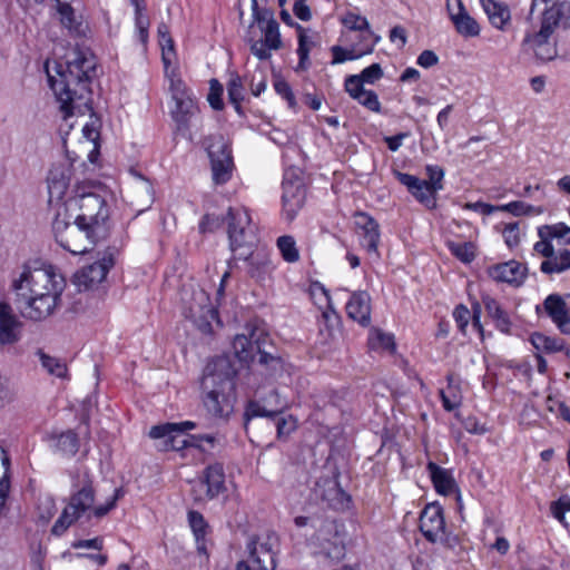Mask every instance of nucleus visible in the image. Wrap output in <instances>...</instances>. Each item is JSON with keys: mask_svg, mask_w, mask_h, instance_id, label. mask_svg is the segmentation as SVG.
<instances>
[{"mask_svg": "<svg viewBox=\"0 0 570 570\" xmlns=\"http://www.w3.org/2000/svg\"><path fill=\"white\" fill-rule=\"evenodd\" d=\"M420 530L424 538L432 543L443 540L445 521L441 505L431 503L424 508L420 515Z\"/></svg>", "mask_w": 570, "mask_h": 570, "instance_id": "dca6fc26", "label": "nucleus"}, {"mask_svg": "<svg viewBox=\"0 0 570 570\" xmlns=\"http://www.w3.org/2000/svg\"><path fill=\"white\" fill-rule=\"evenodd\" d=\"M450 250L463 263H470L475 257L474 245L472 243H451Z\"/></svg>", "mask_w": 570, "mask_h": 570, "instance_id": "5fc2aeb1", "label": "nucleus"}, {"mask_svg": "<svg viewBox=\"0 0 570 570\" xmlns=\"http://www.w3.org/2000/svg\"><path fill=\"white\" fill-rule=\"evenodd\" d=\"M164 66H171L175 58L174 40L170 36L159 39Z\"/></svg>", "mask_w": 570, "mask_h": 570, "instance_id": "0e129e2a", "label": "nucleus"}, {"mask_svg": "<svg viewBox=\"0 0 570 570\" xmlns=\"http://www.w3.org/2000/svg\"><path fill=\"white\" fill-rule=\"evenodd\" d=\"M181 307L184 316L190 320L202 332L210 331V324L217 317V311L204 288L195 285L184 286L181 289Z\"/></svg>", "mask_w": 570, "mask_h": 570, "instance_id": "6e6552de", "label": "nucleus"}, {"mask_svg": "<svg viewBox=\"0 0 570 570\" xmlns=\"http://www.w3.org/2000/svg\"><path fill=\"white\" fill-rule=\"evenodd\" d=\"M502 235L509 247L517 246L520 240L518 223L507 224L502 230Z\"/></svg>", "mask_w": 570, "mask_h": 570, "instance_id": "774afa93", "label": "nucleus"}, {"mask_svg": "<svg viewBox=\"0 0 570 570\" xmlns=\"http://www.w3.org/2000/svg\"><path fill=\"white\" fill-rule=\"evenodd\" d=\"M22 322L7 302H0V345H13L21 337Z\"/></svg>", "mask_w": 570, "mask_h": 570, "instance_id": "a211bd4d", "label": "nucleus"}, {"mask_svg": "<svg viewBox=\"0 0 570 570\" xmlns=\"http://www.w3.org/2000/svg\"><path fill=\"white\" fill-rule=\"evenodd\" d=\"M277 543V535L271 532L249 537L246 549L250 562L255 566V570L275 569V549Z\"/></svg>", "mask_w": 570, "mask_h": 570, "instance_id": "ddd939ff", "label": "nucleus"}, {"mask_svg": "<svg viewBox=\"0 0 570 570\" xmlns=\"http://www.w3.org/2000/svg\"><path fill=\"white\" fill-rule=\"evenodd\" d=\"M165 67V75L169 80V90L171 92L173 99H180L183 97L190 96L184 81L179 77L176 68H170V66Z\"/></svg>", "mask_w": 570, "mask_h": 570, "instance_id": "37998d69", "label": "nucleus"}, {"mask_svg": "<svg viewBox=\"0 0 570 570\" xmlns=\"http://www.w3.org/2000/svg\"><path fill=\"white\" fill-rule=\"evenodd\" d=\"M381 40L380 37H375L373 41L370 43L363 45L361 49L353 47L351 49H345L340 46H335L332 48L333 52V63H342L346 60H355L365 55H370L374 51L376 43Z\"/></svg>", "mask_w": 570, "mask_h": 570, "instance_id": "72a5a7b5", "label": "nucleus"}, {"mask_svg": "<svg viewBox=\"0 0 570 570\" xmlns=\"http://www.w3.org/2000/svg\"><path fill=\"white\" fill-rule=\"evenodd\" d=\"M132 202L139 206L148 207L154 200V188L149 179L137 175L131 187Z\"/></svg>", "mask_w": 570, "mask_h": 570, "instance_id": "f704fd0d", "label": "nucleus"}, {"mask_svg": "<svg viewBox=\"0 0 570 570\" xmlns=\"http://www.w3.org/2000/svg\"><path fill=\"white\" fill-rule=\"evenodd\" d=\"M61 24L71 32H79L81 23L77 21L70 3L56 6Z\"/></svg>", "mask_w": 570, "mask_h": 570, "instance_id": "49530a36", "label": "nucleus"}, {"mask_svg": "<svg viewBox=\"0 0 570 570\" xmlns=\"http://www.w3.org/2000/svg\"><path fill=\"white\" fill-rule=\"evenodd\" d=\"M530 342L537 351H544L548 353L561 351L562 346L556 338L546 336L541 333H533L530 336Z\"/></svg>", "mask_w": 570, "mask_h": 570, "instance_id": "09e8293b", "label": "nucleus"}, {"mask_svg": "<svg viewBox=\"0 0 570 570\" xmlns=\"http://www.w3.org/2000/svg\"><path fill=\"white\" fill-rule=\"evenodd\" d=\"M433 485L438 493L449 495L456 490V483L451 472L438 464L430 462L428 464Z\"/></svg>", "mask_w": 570, "mask_h": 570, "instance_id": "c756f323", "label": "nucleus"}, {"mask_svg": "<svg viewBox=\"0 0 570 570\" xmlns=\"http://www.w3.org/2000/svg\"><path fill=\"white\" fill-rule=\"evenodd\" d=\"M225 489V474L220 464L209 465L205 470V478L195 482L193 495L195 501L214 499Z\"/></svg>", "mask_w": 570, "mask_h": 570, "instance_id": "2eb2a0df", "label": "nucleus"}, {"mask_svg": "<svg viewBox=\"0 0 570 570\" xmlns=\"http://www.w3.org/2000/svg\"><path fill=\"white\" fill-rule=\"evenodd\" d=\"M135 7V24L138 32V37L141 43H147L148 40V28H149V18L144 13L145 3L144 0H130Z\"/></svg>", "mask_w": 570, "mask_h": 570, "instance_id": "ea45409f", "label": "nucleus"}, {"mask_svg": "<svg viewBox=\"0 0 570 570\" xmlns=\"http://www.w3.org/2000/svg\"><path fill=\"white\" fill-rule=\"evenodd\" d=\"M263 331L258 328H250L249 334H238L233 342V348L236 357L240 362H249L254 358V351L256 350L255 341L261 336Z\"/></svg>", "mask_w": 570, "mask_h": 570, "instance_id": "a878e982", "label": "nucleus"}, {"mask_svg": "<svg viewBox=\"0 0 570 570\" xmlns=\"http://www.w3.org/2000/svg\"><path fill=\"white\" fill-rule=\"evenodd\" d=\"M205 148L210 159L214 183L225 184L230 179L234 168L228 142L222 135H210L205 139Z\"/></svg>", "mask_w": 570, "mask_h": 570, "instance_id": "9d476101", "label": "nucleus"}, {"mask_svg": "<svg viewBox=\"0 0 570 570\" xmlns=\"http://www.w3.org/2000/svg\"><path fill=\"white\" fill-rule=\"evenodd\" d=\"M448 389L440 392L443 407L446 411H453L460 405V396L456 393V387L453 385V375H448Z\"/></svg>", "mask_w": 570, "mask_h": 570, "instance_id": "3c124183", "label": "nucleus"}, {"mask_svg": "<svg viewBox=\"0 0 570 570\" xmlns=\"http://www.w3.org/2000/svg\"><path fill=\"white\" fill-rule=\"evenodd\" d=\"M50 449L62 456H73L79 450L78 434L72 430L52 432L47 435Z\"/></svg>", "mask_w": 570, "mask_h": 570, "instance_id": "b1692460", "label": "nucleus"}, {"mask_svg": "<svg viewBox=\"0 0 570 570\" xmlns=\"http://www.w3.org/2000/svg\"><path fill=\"white\" fill-rule=\"evenodd\" d=\"M320 541L321 551L325 558L332 561H340L345 556V547L338 534L333 535L332 539L322 538L321 533L317 535Z\"/></svg>", "mask_w": 570, "mask_h": 570, "instance_id": "c9c22d12", "label": "nucleus"}, {"mask_svg": "<svg viewBox=\"0 0 570 570\" xmlns=\"http://www.w3.org/2000/svg\"><path fill=\"white\" fill-rule=\"evenodd\" d=\"M544 309L560 330L570 318L566 301L558 294H551L544 299Z\"/></svg>", "mask_w": 570, "mask_h": 570, "instance_id": "2f4dec72", "label": "nucleus"}, {"mask_svg": "<svg viewBox=\"0 0 570 570\" xmlns=\"http://www.w3.org/2000/svg\"><path fill=\"white\" fill-rule=\"evenodd\" d=\"M59 208L68 213L69 218L91 227L96 235L109 236V208L105 198L95 193L91 187L77 185L73 195Z\"/></svg>", "mask_w": 570, "mask_h": 570, "instance_id": "39448f33", "label": "nucleus"}, {"mask_svg": "<svg viewBox=\"0 0 570 570\" xmlns=\"http://www.w3.org/2000/svg\"><path fill=\"white\" fill-rule=\"evenodd\" d=\"M298 31V48L297 55L299 57L298 68L306 69L308 67V56L312 48L315 46V40L307 31L302 27H297Z\"/></svg>", "mask_w": 570, "mask_h": 570, "instance_id": "4c0bfd02", "label": "nucleus"}, {"mask_svg": "<svg viewBox=\"0 0 570 570\" xmlns=\"http://www.w3.org/2000/svg\"><path fill=\"white\" fill-rule=\"evenodd\" d=\"M249 2L253 21L245 40L249 45L253 56L258 60H268L272 57V51L279 50L283 46L279 24L271 10L258 8L257 0H249Z\"/></svg>", "mask_w": 570, "mask_h": 570, "instance_id": "423d86ee", "label": "nucleus"}, {"mask_svg": "<svg viewBox=\"0 0 570 570\" xmlns=\"http://www.w3.org/2000/svg\"><path fill=\"white\" fill-rule=\"evenodd\" d=\"M114 265V253L108 250L99 261L77 271L72 277V283L79 292L94 289L105 281Z\"/></svg>", "mask_w": 570, "mask_h": 570, "instance_id": "4468645a", "label": "nucleus"}, {"mask_svg": "<svg viewBox=\"0 0 570 570\" xmlns=\"http://www.w3.org/2000/svg\"><path fill=\"white\" fill-rule=\"evenodd\" d=\"M276 245L285 262L293 264L299 261V250L293 236L283 235L278 237Z\"/></svg>", "mask_w": 570, "mask_h": 570, "instance_id": "58836bf2", "label": "nucleus"}, {"mask_svg": "<svg viewBox=\"0 0 570 570\" xmlns=\"http://www.w3.org/2000/svg\"><path fill=\"white\" fill-rule=\"evenodd\" d=\"M338 493H341V490L337 488V483L333 480L324 481V483L320 484L316 489V494L334 508H337Z\"/></svg>", "mask_w": 570, "mask_h": 570, "instance_id": "8fccbe9b", "label": "nucleus"}, {"mask_svg": "<svg viewBox=\"0 0 570 570\" xmlns=\"http://www.w3.org/2000/svg\"><path fill=\"white\" fill-rule=\"evenodd\" d=\"M568 233H570V227H568L563 223H559L556 225H543L538 228L539 237L550 238L551 240L553 238H562Z\"/></svg>", "mask_w": 570, "mask_h": 570, "instance_id": "13d9d810", "label": "nucleus"}, {"mask_svg": "<svg viewBox=\"0 0 570 570\" xmlns=\"http://www.w3.org/2000/svg\"><path fill=\"white\" fill-rule=\"evenodd\" d=\"M188 522L190 525V529L193 531L196 548L199 554L205 556L208 558V549H207V542H208V534H209V525L205 521L202 513L197 511H189L188 512Z\"/></svg>", "mask_w": 570, "mask_h": 570, "instance_id": "c85d7f7f", "label": "nucleus"}, {"mask_svg": "<svg viewBox=\"0 0 570 570\" xmlns=\"http://www.w3.org/2000/svg\"><path fill=\"white\" fill-rule=\"evenodd\" d=\"M368 345L373 350L382 348L385 351H393L395 347L394 338L392 335L383 333L380 330H372L368 337Z\"/></svg>", "mask_w": 570, "mask_h": 570, "instance_id": "de8ad7c7", "label": "nucleus"}, {"mask_svg": "<svg viewBox=\"0 0 570 570\" xmlns=\"http://www.w3.org/2000/svg\"><path fill=\"white\" fill-rule=\"evenodd\" d=\"M281 410H267L263 405H261L258 402H250L246 409L245 415L250 417H258V416H266L272 417L276 416Z\"/></svg>", "mask_w": 570, "mask_h": 570, "instance_id": "69168bd1", "label": "nucleus"}, {"mask_svg": "<svg viewBox=\"0 0 570 570\" xmlns=\"http://www.w3.org/2000/svg\"><path fill=\"white\" fill-rule=\"evenodd\" d=\"M48 81L60 104L63 118L73 115H82L91 111V90L89 83L96 72L95 58L83 52L75 51L73 58L66 62V69L61 63L55 62L57 73L52 76L49 71V61L46 63Z\"/></svg>", "mask_w": 570, "mask_h": 570, "instance_id": "f03ea898", "label": "nucleus"}, {"mask_svg": "<svg viewBox=\"0 0 570 570\" xmlns=\"http://www.w3.org/2000/svg\"><path fill=\"white\" fill-rule=\"evenodd\" d=\"M195 428L196 424L193 421L164 423L153 426L149 431V436L154 440H161V444L159 445L161 450L179 451L194 445L190 439L191 435L185 432Z\"/></svg>", "mask_w": 570, "mask_h": 570, "instance_id": "9b49d317", "label": "nucleus"}, {"mask_svg": "<svg viewBox=\"0 0 570 570\" xmlns=\"http://www.w3.org/2000/svg\"><path fill=\"white\" fill-rule=\"evenodd\" d=\"M540 269L544 274H559L570 269V250L563 249L559 254H554L550 259L543 261Z\"/></svg>", "mask_w": 570, "mask_h": 570, "instance_id": "e433bc0d", "label": "nucleus"}, {"mask_svg": "<svg viewBox=\"0 0 570 570\" xmlns=\"http://www.w3.org/2000/svg\"><path fill=\"white\" fill-rule=\"evenodd\" d=\"M227 233L230 249L238 253L237 258L246 259L255 243L254 229L250 226V216L243 207H229L227 215Z\"/></svg>", "mask_w": 570, "mask_h": 570, "instance_id": "1a4fd4ad", "label": "nucleus"}, {"mask_svg": "<svg viewBox=\"0 0 570 570\" xmlns=\"http://www.w3.org/2000/svg\"><path fill=\"white\" fill-rule=\"evenodd\" d=\"M346 313L350 318L362 326L371 323V297L365 291L354 292L346 303Z\"/></svg>", "mask_w": 570, "mask_h": 570, "instance_id": "4be33fe9", "label": "nucleus"}, {"mask_svg": "<svg viewBox=\"0 0 570 570\" xmlns=\"http://www.w3.org/2000/svg\"><path fill=\"white\" fill-rule=\"evenodd\" d=\"M227 92L229 102L235 107V110L242 112V101L244 100V87L242 79L238 75H232L227 83Z\"/></svg>", "mask_w": 570, "mask_h": 570, "instance_id": "79ce46f5", "label": "nucleus"}, {"mask_svg": "<svg viewBox=\"0 0 570 570\" xmlns=\"http://www.w3.org/2000/svg\"><path fill=\"white\" fill-rule=\"evenodd\" d=\"M425 173L428 176L426 183L438 194L443 189L444 169L438 165H426Z\"/></svg>", "mask_w": 570, "mask_h": 570, "instance_id": "4d7b16f0", "label": "nucleus"}, {"mask_svg": "<svg viewBox=\"0 0 570 570\" xmlns=\"http://www.w3.org/2000/svg\"><path fill=\"white\" fill-rule=\"evenodd\" d=\"M175 108L171 110V117L178 131L185 134L188 130L191 117L197 112V106L190 96L180 99H174Z\"/></svg>", "mask_w": 570, "mask_h": 570, "instance_id": "bb28decb", "label": "nucleus"}, {"mask_svg": "<svg viewBox=\"0 0 570 570\" xmlns=\"http://www.w3.org/2000/svg\"><path fill=\"white\" fill-rule=\"evenodd\" d=\"M453 318L460 330L461 333L465 334L466 327L471 320V312L464 305H458L453 311Z\"/></svg>", "mask_w": 570, "mask_h": 570, "instance_id": "680f3d73", "label": "nucleus"}, {"mask_svg": "<svg viewBox=\"0 0 570 570\" xmlns=\"http://www.w3.org/2000/svg\"><path fill=\"white\" fill-rule=\"evenodd\" d=\"M67 190V181L61 175L57 177L53 173L48 177V191H49V200L53 199L59 200Z\"/></svg>", "mask_w": 570, "mask_h": 570, "instance_id": "6e6d98bb", "label": "nucleus"}, {"mask_svg": "<svg viewBox=\"0 0 570 570\" xmlns=\"http://www.w3.org/2000/svg\"><path fill=\"white\" fill-rule=\"evenodd\" d=\"M39 360L41 362L42 367L50 374L57 377H65L67 374V366L59 358L50 356L42 351L38 352Z\"/></svg>", "mask_w": 570, "mask_h": 570, "instance_id": "c03bdc74", "label": "nucleus"}, {"mask_svg": "<svg viewBox=\"0 0 570 570\" xmlns=\"http://www.w3.org/2000/svg\"><path fill=\"white\" fill-rule=\"evenodd\" d=\"M395 176L420 204L424 205L429 209L436 207L438 194L432 190L425 179L401 171H395Z\"/></svg>", "mask_w": 570, "mask_h": 570, "instance_id": "f3484780", "label": "nucleus"}, {"mask_svg": "<svg viewBox=\"0 0 570 570\" xmlns=\"http://www.w3.org/2000/svg\"><path fill=\"white\" fill-rule=\"evenodd\" d=\"M57 512L56 502L51 497H45L38 503V518L42 522H49Z\"/></svg>", "mask_w": 570, "mask_h": 570, "instance_id": "bf43d9fd", "label": "nucleus"}, {"mask_svg": "<svg viewBox=\"0 0 570 570\" xmlns=\"http://www.w3.org/2000/svg\"><path fill=\"white\" fill-rule=\"evenodd\" d=\"M223 86L217 79H212L209 81V94L207 100L213 109L220 110L223 109Z\"/></svg>", "mask_w": 570, "mask_h": 570, "instance_id": "052dcab7", "label": "nucleus"}, {"mask_svg": "<svg viewBox=\"0 0 570 570\" xmlns=\"http://www.w3.org/2000/svg\"><path fill=\"white\" fill-rule=\"evenodd\" d=\"M570 26V2L560 1L552 3L544 10L541 19L540 30L553 33L556 28Z\"/></svg>", "mask_w": 570, "mask_h": 570, "instance_id": "6ab92c4d", "label": "nucleus"}, {"mask_svg": "<svg viewBox=\"0 0 570 570\" xmlns=\"http://www.w3.org/2000/svg\"><path fill=\"white\" fill-rule=\"evenodd\" d=\"M274 88L275 91L287 101L291 108H294L296 106L295 96L288 82H286L283 79H278L274 82Z\"/></svg>", "mask_w": 570, "mask_h": 570, "instance_id": "338daca9", "label": "nucleus"}, {"mask_svg": "<svg viewBox=\"0 0 570 570\" xmlns=\"http://www.w3.org/2000/svg\"><path fill=\"white\" fill-rule=\"evenodd\" d=\"M52 233L57 244L72 255H82L90 252L99 242L106 239L83 223L69 218V214L61 208L52 222Z\"/></svg>", "mask_w": 570, "mask_h": 570, "instance_id": "0eeeda50", "label": "nucleus"}, {"mask_svg": "<svg viewBox=\"0 0 570 570\" xmlns=\"http://www.w3.org/2000/svg\"><path fill=\"white\" fill-rule=\"evenodd\" d=\"M488 316L493 321L497 330L504 334H510L512 328V321L501 304L493 297L485 295L482 297Z\"/></svg>", "mask_w": 570, "mask_h": 570, "instance_id": "cd10ccee", "label": "nucleus"}, {"mask_svg": "<svg viewBox=\"0 0 570 570\" xmlns=\"http://www.w3.org/2000/svg\"><path fill=\"white\" fill-rule=\"evenodd\" d=\"M235 377L236 370L228 357H216L206 365L200 386L210 415L226 420L234 412Z\"/></svg>", "mask_w": 570, "mask_h": 570, "instance_id": "7ed1b4c3", "label": "nucleus"}, {"mask_svg": "<svg viewBox=\"0 0 570 570\" xmlns=\"http://www.w3.org/2000/svg\"><path fill=\"white\" fill-rule=\"evenodd\" d=\"M552 33L550 32L539 30L538 32L525 37L523 45L528 46L540 61H551L558 55L556 42L550 39Z\"/></svg>", "mask_w": 570, "mask_h": 570, "instance_id": "aec40b11", "label": "nucleus"}, {"mask_svg": "<svg viewBox=\"0 0 570 570\" xmlns=\"http://www.w3.org/2000/svg\"><path fill=\"white\" fill-rule=\"evenodd\" d=\"M551 514L564 527L569 528L566 520V512H570V498L567 495L560 497L557 501L550 504Z\"/></svg>", "mask_w": 570, "mask_h": 570, "instance_id": "603ef678", "label": "nucleus"}, {"mask_svg": "<svg viewBox=\"0 0 570 570\" xmlns=\"http://www.w3.org/2000/svg\"><path fill=\"white\" fill-rule=\"evenodd\" d=\"M10 288L19 316L40 323L53 316L61 307L66 279L52 265L23 266L11 281Z\"/></svg>", "mask_w": 570, "mask_h": 570, "instance_id": "f257e3e1", "label": "nucleus"}, {"mask_svg": "<svg viewBox=\"0 0 570 570\" xmlns=\"http://www.w3.org/2000/svg\"><path fill=\"white\" fill-rule=\"evenodd\" d=\"M355 224L357 228L362 229V245L368 253H377L380 243V225L367 213L358 212L355 214Z\"/></svg>", "mask_w": 570, "mask_h": 570, "instance_id": "5701e85b", "label": "nucleus"}, {"mask_svg": "<svg viewBox=\"0 0 570 570\" xmlns=\"http://www.w3.org/2000/svg\"><path fill=\"white\" fill-rule=\"evenodd\" d=\"M85 476L83 484L70 495L67 505L52 525L51 534L56 537L62 535L81 518L87 520L104 518L116 507L117 501L121 498L122 490L116 488L112 495L105 503L96 505L92 482L87 473Z\"/></svg>", "mask_w": 570, "mask_h": 570, "instance_id": "20e7f679", "label": "nucleus"}, {"mask_svg": "<svg viewBox=\"0 0 570 570\" xmlns=\"http://www.w3.org/2000/svg\"><path fill=\"white\" fill-rule=\"evenodd\" d=\"M488 273L493 281L514 286H520L525 278V267L515 261L491 266Z\"/></svg>", "mask_w": 570, "mask_h": 570, "instance_id": "412c9836", "label": "nucleus"}, {"mask_svg": "<svg viewBox=\"0 0 570 570\" xmlns=\"http://www.w3.org/2000/svg\"><path fill=\"white\" fill-rule=\"evenodd\" d=\"M341 22L350 30L352 31H361L365 32V35L362 36V42L363 45L370 43L375 39V37H379L373 32L371 29L368 20L355 12L348 11L346 12L342 18Z\"/></svg>", "mask_w": 570, "mask_h": 570, "instance_id": "473e14b6", "label": "nucleus"}, {"mask_svg": "<svg viewBox=\"0 0 570 570\" xmlns=\"http://www.w3.org/2000/svg\"><path fill=\"white\" fill-rule=\"evenodd\" d=\"M350 77H356L360 86H364V83L374 85L383 77V69L380 63H373L363 69L360 75H351Z\"/></svg>", "mask_w": 570, "mask_h": 570, "instance_id": "864d4df0", "label": "nucleus"}, {"mask_svg": "<svg viewBox=\"0 0 570 570\" xmlns=\"http://www.w3.org/2000/svg\"><path fill=\"white\" fill-rule=\"evenodd\" d=\"M297 426V421L292 415L279 416L276 419V429L278 436L289 435Z\"/></svg>", "mask_w": 570, "mask_h": 570, "instance_id": "e2e57ef3", "label": "nucleus"}, {"mask_svg": "<svg viewBox=\"0 0 570 570\" xmlns=\"http://www.w3.org/2000/svg\"><path fill=\"white\" fill-rule=\"evenodd\" d=\"M452 22L456 31L464 37H476L480 33L478 22L468 12L459 16V18Z\"/></svg>", "mask_w": 570, "mask_h": 570, "instance_id": "a18cd8bd", "label": "nucleus"}, {"mask_svg": "<svg viewBox=\"0 0 570 570\" xmlns=\"http://www.w3.org/2000/svg\"><path fill=\"white\" fill-rule=\"evenodd\" d=\"M499 210L508 212L514 216H530L540 215L543 213V207L532 206L521 200L511 202L504 205L498 206Z\"/></svg>", "mask_w": 570, "mask_h": 570, "instance_id": "a19ab883", "label": "nucleus"}, {"mask_svg": "<svg viewBox=\"0 0 570 570\" xmlns=\"http://www.w3.org/2000/svg\"><path fill=\"white\" fill-rule=\"evenodd\" d=\"M282 190L283 216L287 222H293L298 212L303 208L306 198V189L303 179L294 169L285 171Z\"/></svg>", "mask_w": 570, "mask_h": 570, "instance_id": "f8f14e48", "label": "nucleus"}, {"mask_svg": "<svg viewBox=\"0 0 570 570\" xmlns=\"http://www.w3.org/2000/svg\"><path fill=\"white\" fill-rule=\"evenodd\" d=\"M481 3L491 24L497 29L503 30L511 19L509 7L495 0H482Z\"/></svg>", "mask_w": 570, "mask_h": 570, "instance_id": "7c9ffc66", "label": "nucleus"}, {"mask_svg": "<svg viewBox=\"0 0 570 570\" xmlns=\"http://www.w3.org/2000/svg\"><path fill=\"white\" fill-rule=\"evenodd\" d=\"M345 90L366 109L373 112L381 111V102L377 95L373 90H366L364 86H360L356 77H347L345 79Z\"/></svg>", "mask_w": 570, "mask_h": 570, "instance_id": "393cba45", "label": "nucleus"}]
</instances>
